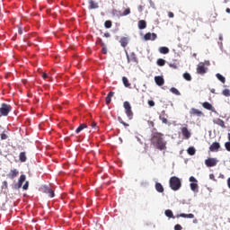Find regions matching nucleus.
I'll return each instance as SVG.
<instances>
[{"instance_id": "nucleus-54", "label": "nucleus", "mask_w": 230, "mask_h": 230, "mask_svg": "<svg viewBox=\"0 0 230 230\" xmlns=\"http://www.w3.org/2000/svg\"><path fill=\"white\" fill-rule=\"evenodd\" d=\"M219 179H226V176H224V174L220 173L219 174Z\"/></svg>"}, {"instance_id": "nucleus-11", "label": "nucleus", "mask_w": 230, "mask_h": 230, "mask_svg": "<svg viewBox=\"0 0 230 230\" xmlns=\"http://www.w3.org/2000/svg\"><path fill=\"white\" fill-rule=\"evenodd\" d=\"M19 175V170L17 169H12L9 173H7V179H10L11 181H13L15 177Z\"/></svg>"}, {"instance_id": "nucleus-18", "label": "nucleus", "mask_w": 230, "mask_h": 230, "mask_svg": "<svg viewBox=\"0 0 230 230\" xmlns=\"http://www.w3.org/2000/svg\"><path fill=\"white\" fill-rule=\"evenodd\" d=\"M120 46H122V48H127V46H128V38L127 37H123L120 39L119 40Z\"/></svg>"}, {"instance_id": "nucleus-15", "label": "nucleus", "mask_w": 230, "mask_h": 230, "mask_svg": "<svg viewBox=\"0 0 230 230\" xmlns=\"http://www.w3.org/2000/svg\"><path fill=\"white\" fill-rule=\"evenodd\" d=\"M88 8L89 10H96L98 8H100V5L98 4V3L94 2L93 0H88Z\"/></svg>"}, {"instance_id": "nucleus-17", "label": "nucleus", "mask_w": 230, "mask_h": 230, "mask_svg": "<svg viewBox=\"0 0 230 230\" xmlns=\"http://www.w3.org/2000/svg\"><path fill=\"white\" fill-rule=\"evenodd\" d=\"M214 123L216 125H218L219 127H221L222 128H226V122H224V120L222 119H216L214 120Z\"/></svg>"}, {"instance_id": "nucleus-27", "label": "nucleus", "mask_w": 230, "mask_h": 230, "mask_svg": "<svg viewBox=\"0 0 230 230\" xmlns=\"http://www.w3.org/2000/svg\"><path fill=\"white\" fill-rule=\"evenodd\" d=\"M84 128H87V124H80V126L75 129V134H80Z\"/></svg>"}, {"instance_id": "nucleus-21", "label": "nucleus", "mask_w": 230, "mask_h": 230, "mask_svg": "<svg viewBox=\"0 0 230 230\" xmlns=\"http://www.w3.org/2000/svg\"><path fill=\"white\" fill-rule=\"evenodd\" d=\"M155 190L158 191V193H164V187H163V184L160 182L155 183Z\"/></svg>"}, {"instance_id": "nucleus-49", "label": "nucleus", "mask_w": 230, "mask_h": 230, "mask_svg": "<svg viewBox=\"0 0 230 230\" xmlns=\"http://www.w3.org/2000/svg\"><path fill=\"white\" fill-rule=\"evenodd\" d=\"M41 76L43 80H46V78H49V76L46 73H43Z\"/></svg>"}, {"instance_id": "nucleus-24", "label": "nucleus", "mask_w": 230, "mask_h": 230, "mask_svg": "<svg viewBox=\"0 0 230 230\" xmlns=\"http://www.w3.org/2000/svg\"><path fill=\"white\" fill-rule=\"evenodd\" d=\"M159 52L162 55H168V53H170V49H168L167 47H160L159 48Z\"/></svg>"}, {"instance_id": "nucleus-9", "label": "nucleus", "mask_w": 230, "mask_h": 230, "mask_svg": "<svg viewBox=\"0 0 230 230\" xmlns=\"http://www.w3.org/2000/svg\"><path fill=\"white\" fill-rule=\"evenodd\" d=\"M190 116H196L197 118H204V112H202L200 110H197L195 108H191L190 111Z\"/></svg>"}, {"instance_id": "nucleus-56", "label": "nucleus", "mask_w": 230, "mask_h": 230, "mask_svg": "<svg viewBox=\"0 0 230 230\" xmlns=\"http://www.w3.org/2000/svg\"><path fill=\"white\" fill-rule=\"evenodd\" d=\"M227 186L230 189V178L227 179Z\"/></svg>"}, {"instance_id": "nucleus-58", "label": "nucleus", "mask_w": 230, "mask_h": 230, "mask_svg": "<svg viewBox=\"0 0 230 230\" xmlns=\"http://www.w3.org/2000/svg\"><path fill=\"white\" fill-rule=\"evenodd\" d=\"M4 184L5 187L8 186V182L7 181H4Z\"/></svg>"}, {"instance_id": "nucleus-43", "label": "nucleus", "mask_w": 230, "mask_h": 230, "mask_svg": "<svg viewBox=\"0 0 230 230\" xmlns=\"http://www.w3.org/2000/svg\"><path fill=\"white\" fill-rule=\"evenodd\" d=\"M225 148H226V150H227V152H230V142H226L225 144Z\"/></svg>"}, {"instance_id": "nucleus-14", "label": "nucleus", "mask_w": 230, "mask_h": 230, "mask_svg": "<svg viewBox=\"0 0 230 230\" xmlns=\"http://www.w3.org/2000/svg\"><path fill=\"white\" fill-rule=\"evenodd\" d=\"M159 119L164 123V125H168V115L166 114V111H163L161 115L159 116Z\"/></svg>"}, {"instance_id": "nucleus-34", "label": "nucleus", "mask_w": 230, "mask_h": 230, "mask_svg": "<svg viewBox=\"0 0 230 230\" xmlns=\"http://www.w3.org/2000/svg\"><path fill=\"white\" fill-rule=\"evenodd\" d=\"M157 66H160L161 67H163V66H164V64H166V60L163 59V58H159L156 61Z\"/></svg>"}, {"instance_id": "nucleus-13", "label": "nucleus", "mask_w": 230, "mask_h": 230, "mask_svg": "<svg viewBox=\"0 0 230 230\" xmlns=\"http://www.w3.org/2000/svg\"><path fill=\"white\" fill-rule=\"evenodd\" d=\"M155 82L159 87L164 85V78L161 75L155 76Z\"/></svg>"}, {"instance_id": "nucleus-16", "label": "nucleus", "mask_w": 230, "mask_h": 230, "mask_svg": "<svg viewBox=\"0 0 230 230\" xmlns=\"http://www.w3.org/2000/svg\"><path fill=\"white\" fill-rule=\"evenodd\" d=\"M210 152H218L220 150V143L218 142H214L212 145L209 146Z\"/></svg>"}, {"instance_id": "nucleus-30", "label": "nucleus", "mask_w": 230, "mask_h": 230, "mask_svg": "<svg viewBox=\"0 0 230 230\" xmlns=\"http://www.w3.org/2000/svg\"><path fill=\"white\" fill-rule=\"evenodd\" d=\"M99 42L102 48V53H103V55H107V48H105V43H103L102 40H99Z\"/></svg>"}, {"instance_id": "nucleus-52", "label": "nucleus", "mask_w": 230, "mask_h": 230, "mask_svg": "<svg viewBox=\"0 0 230 230\" xmlns=\"http://www.w3.org/2000/svg\"><path fill=\"white\" fill-rule=\"evenodd\" d=\"M112 13H113L114 15H118V13H119V12L118 10L114 9V10L112 11Z\"/></svg>"}, {"instance_id": "nucleus-57", "label": "nucleus", "mask_w": 230, "mask_h": 230, "mask_svg": "<svg viewBox=\"0 0 230 230\" xmlns=\"http://www.w3.org/2000/svg\"><path fill=\"white\" fill-rule=\"evenodd\" d=\"M226 13H230V9H229V8H226Z\"/></svg>"}, {"instance_id": "nucleus-36", "label": "nucleus", "mask_w": 230, "mask_h": 230, "mask_svg": "<svg viewBox=\"0 0 230 230\" xmlns=\"http://www.w3.org/2000/svg\"><path fill=\"white\" fill-rule=\"evenodd\" d=\"M165 216L168 217V218H173V212L170 209L165 210Z\"/></svg>"}, {"instance_id": "nucleus-8", "label": "nucleus", "mask_w": 230, "mask_h": 230, "mask_svg": "<svg viewBox=\"0 0 230 230\" xmlns=\"http://www.w3.org/2000/svg\"><path fill=\"white\" fill-rule=\"evenodd\" d=\"M205 164L208 168H213V166H217V164H218V161L217 158H208L205 160Z\"/></svg>"}, {"instance_id": "nucleus-26", "label": "nucleus", "mask_w": 230, "mask_h": 230, "mask_svg": "<svg viewBox=\"0 0 230 230\" xmlns=\"http://www.w3.org/2000/svg\"><path fill=\"white\" fill-rule=\"evenodd\" d=\"M112 96H114V92H110L105 99L106 105H109L111 103Z\"/></svg>"}, {"instance_id": "nucleus-50", "label": "nucleus", "mask_w": 230, "mask_h": 230, "mask_svg": "<svg viewBox=\"0 0 230 230\" xmlns=\"http://www.w3.org/2000/svg\"><path fill=\"white\" fill-rule=\"evenodd\" d=\"M212 17H213V19H214V20H212V21H213V22H215V19H217V13H212V14L210 15V18H212Z\"/></svg>"}, {"instance_id": "nucleus-53", "label": "nucleus", "mask_w": 230, "mask_h": 230, "mask_svg": "<svg viewBox=\"0 0 230 230\" xmlns=\"http://www.w3.org/2000/svg\"><path fill=\"white\" fill-rule=\"evenodd\" d=\"M104 37H106V39H109V37H111V33L105 32V33H104Z\"/></svg>"}, {"instance_id": "nucleus-37", "label": "nucleus", "mask_w": 230, "mask_h": 230, "mask_svg": "<svg viewBox=\"0 0 230 230\" xmlns=\"http://www.w3.org/2000/svg\"><path fill=\"white\" fill-rule=\"evenodd\" d=\"M120 15H121V17L130 15V8H127L126 10H124V12Z\"/></svg>"}, {"instance_id": "nucleus-55", "label": "nucleus", "mask_w": 230, "mask_h": 230, "mask_svg": "<svg viewBox=\"0 0 230 230\" xmlns=\"http://www.w3.org/2000/svg\"><path fill=\"white\" fill-rule=\"evenodd\" d=\"M18 33H19V35H22V29H19Z\"/></svg>"}, {"instance_id": "nucleus-47", "label": "nucleus", "mask_w": 230, "mask_h": 230, "mask_svg": "<svg viewBox=\"0 0 230 230\" xmlns=\"http://www.w3.org/2000/svg\"><path fill=\"white\" fill-rule=\"evenodd\" d=\"M174 230H182V226L181 225H176Z\"/></svg>"}, {"instance_id": "nucleus-3", "label": "nucleus", "mask_w": 230, "mask_h": 230, "mask_svg": "<svg viewBox=\"0 0 230 230\" xmlns=\"http://www.w3.org/2000/svg\"><path fill=\"white\" fill-rule=\"evenodd\" d=\"M12 112V106L7 103H2L0 107V118L6 117Z\"/></svg>"}, {"instance_id": "nucleus-10", "label": "nucleus", "mask_w": 230, "mask_h": 230, "mask_svg": "<svg viewBox=\"0 0 230 230\" xmlns=\"http://www.w3.org/2000/svg\"><path fill=\"white\" fill-rule=\"evenodd\" d=\"M198 75H206L208 73V67L203 63H199L197 66Z\"/></svg>"}, {"instance_id": "nucleus-4", "label": "nucleus", "mask_w": 230, "mask_h": 230, "mask_svg": "<svg viewBox=\"0 0 230 230\" xmlns=\"http://www.w3.org/2000/svg\"><path fill=\"white\" fill-rule=\"evenodd\" d=\"M123 107L125 109V113L128 116V119H132L134 118V112L132 111V106L130 105V102H124Z\"/></svg>"}, {"instance_id": "nucleus-51", "label": "nucleus", "mask_w": 230, "mask_h": 230, "mask_svg": "<svg viewBox=\"0 0 230 230\" xmlns=\"http://www.w3.org/2000/svg\"><path fill=\"white\" fill-rule=\"evenodd\" d=\"M91 127L92 128H95V130L98 129V128L96 127V122H92Z\"/></svg>"}, {"instance_id": "nucleus-32", "label": "nucleus", "mask_w": 230, "mask_h": 230, "mask_svg": "<svg viewBox=\"0 0 230 230\" xmlns=\"http://www.w3.org/2000/svg\"><path fill=\"white\" fill-rule=\"evenodd\" d=\"M170 91L172 93V94H175L176 96H181V92L175 87H172Z\"/></svg>"}, {"instance_id": "nucleus-25", "label": "nucleus", "mask_w": 230, "mask_h": 230, "mask_svg": "<svg viewBox=\"0 0 230 230\" xmlns=\"http://www.w3.org/2000/svg\"><path fill=\"white\" fill-rule=\"evenodd\" d=\"M45 193H47V195H49V197H50V199H53V197H55V191H53V190H51L50 188H45Z\"/></svg>"}, {"instance_id": "nucleus-6", "label": "nucleus", "mask_w": 230, "mask_h": 230, "mask_svg": "<svg viewBox=\"0 0 230 230\" xmlns=\"http://www.w3.org/2000/svg\"><path fill=\"white\" fill-rule=\"evenodd\" d=\"M126 57H127L128 64H138L137 56H136V53L131 52L128 55V53L126 52Z\"/></svg>"}, {"instance_id": "nucleus-7", "label": "nucleus", "mask_w": 230, "mask_h": 230, "mask_svg": "<svg viewBox=\"0 0 230 230\" xmlns=\"http://www.w3.org/2000/svg\"><path fill=\"white\" fill-rule=\"evenodd\" d=\"M181 131L185 139L191 137V132L188 130V124H184L183 127L181 128Z\"/></svg>"}, {"instance_id": "nucleus-20", "label": "nucleus", "mask_w": 230, "mask_h": 230, "mask_svg": "<svg viewBox=\"0 0 230 230\" xmlns=\"http://www.w3.org/2000/svg\"><path fill=\"white\" fill-rule=\"evenodd\" d=\"M19 159L21 163H26V161H28V157L26 156V152H21L19 155Z\"/></svg>"}, {"instance_id": "nucleus-28", "label": "nucleus", "mask_w": 230, "mask_h": 230, "mask_svg": "<svg viewBox=\"0 0 230 230\" xmlns=\"http://www.w3.org/2000/svg\"><path fill=\"white\" fill-rule=\"evenodd\" d=\"M178 217H181V218H195V215H193V214L181 213Z\"/></svg>"}, {"instance_id": "nucleus-19", "label": "nucleus", "mask_w": 230, "mask_h": 230, "mask_svg": "<svg viewBox=\"0 0 230 230\" xmlns=\"http://www.w3.org/2000/svg\"><path fill=\"white\" fill-rule=\"evenodd\" d=\"M202 107L204 109H207V111H215V108L213 107V105H211V103L205 102L202 103Z\"/></svg>"}, {"instance_id": "nucleus-31", "label": "nucleus", "mask_w": 230, "mask_h": 230, "mask_svg": "<svg viewBox=\"0 0 230 230\" xmlns=\"http://www.w3.org/2000/svg\"><path fill=\"white\" fill-rule=\"evenodd\" d=\"M216 76L217 80H219V82H221L222 84H226V77H224V75L217 74Z\"/></svg>"}, {"instance_id": "nucleus-40", "label": "nucleus", "mask_w": 230, "mask_h": 230, "mask_svg": "<svg viewBox=\"0 0 230 230\" xmlns=\"http://www.w3.org/2000/svg\"><path fill=\"white\" fill-rule=\"evenodd\" d=\"M169 67H172V69H179V64H177V63H169Z\"/></svg>"}, {"instance_id": "nucleus-1", "label": "nucleus", "mask_w": 230, "mask_h": 230, "mask_svg": "<svg viewBox=\"0 0 230 230\" xmlns=\"http://www.w3.org/2000/svg\"><path fill=\"white\" fill-rule=\"evenodd\" d=\"M166 140H164V135L163 133L155 132L151 137V145L157 150H166Z\"/></svg>"}, {"instance_id": "nucleus-22", "label": "nucleus", "mask_w": 230, "mask_h": 230, "mask_svg": "<svg viewBox=\"0 0 230 230\" xmlns=\"http://www.w3.org/2000/svg\"><path fill=\"white\" fill-rule=\"evenodd\" d=\"M24 181H26V175L22 174L18 181V188H22V184H23Z\"/></svg>"}, {"instance_id": "nucleus-48", "label": "nucleus", "mask_w": 230, "mask_h": 230, "mask_svg": "<svg viewBox=\"0 0 230 230\" xmlns=\"http://www.w3.org/2000/svg\"><path fill=\"white\" fill-rule=\"evenodd\" d=\"M168 17H169L170 19H173V17H175V15L173 14V13L169 12V13H168Z\"/></svg>"}, {"instance_id": "nucleus-59", "label": "nucleus", "mask_w": 230, "mask_h": 230, "mask_svg": "<svg viewBox=\"0 0 230 230\" xmlns=\"http://www.w3.org/2000/svg\"><path fill=\"white\" fill-rule=\"evenodd\" d=\"M150 123H151V127H154V121H151Z\"/></svg>"}, {"instance_id": "nucleus-46", "label": "nucleus", "mask_w": 230, "mask_h": 230, "mask_svg": "<svg viewBox=\"0 0 230 230\" xmlns=\"http://www.w3.org/2000/svg\"><path fill=\"white\" fill-rule=\"evenodd\" d=\"M148 105L149 107H155V102L154 101H148Z\"/></svg>"}, {"instance_id": "nucleus-2", "label": "nucleus", "mask_w": 230, "mask_h": 230, "mask_svg": "<svg viewBox=\"0 0 230 230\" xmlns=\"http://www.w3.org/2000/svg\"><path fill=\"white\" fill-rule=\"evenodd\" d=\"M169 186L172 191H179L182 186V183L181 179H179L177 176H172L169 180Z\"/></svg>"}, {"instance_id": "nucleus-44", "label": "nucleus", "mask_w": 230, "mask_h": 230, "mask_svg": "<svg viewBox=\"0 0 230 230\" xmlns=\"http://www.w3.org/2000/svg\"><path fill=\"white\" fill-rule=\"evenodd\" d=\"M209 179H210L211 181H214V182H217V178H215V174L210 173V174H209Z\"/></svg>"}, {"instance_id": "nucleus-60", "label": "nucleus", "mask_w": 230, "mask_h": 230, "mask_svg": "<svg viewBox=\"0 0 230 230\" xmlns=\"http://www.w3.org/2000/svg\"><path fill=\"white\" fill-rule=\"evenodd\" d=\"M228 140H229V143H230V133H228Z\"/></svg>"}, {"instance_id": "nucleus-35", "label": "nucleus", "mask_w": 230, "mask_h": 230, "mask_svg": "<svg viewBox=\"0 0 230 230\" xmlns=\"http://www.w3.org/2000/svg\"><path fill=\"white\" fill-rule=\"evenodd\" d=\"M189 155H195V147L191 146V147H189L188 150H187Z\"/></svg>"}, {"instance_id": "nucleus-12", "label": "nucleus", "mask_w": 230, "mask_h": 230, "mask_svg": "<svg viewBox=\"0 0 230 230\" xmlns=\"http://www.w3.org/2000/svg\"><path fill=\"white\" fill-rule=\"evenodd\" d=\"M155 39H157V34L155 33H151V32H147L144 35V40H155Z\"/></svg>"}, {"instance_id": "nucleus-41", "label": "nucleus", "mask_w": 230, "mask_h": 230, "mask_svg": "<svg viewBox=\"0 0 230 230\" xmlns=\"http://www.w3.org/2000/svg\"><path fill=\"white\" fill-rule=\"evenodd\" d=\"M119 123H121V125H123L124 127H128V124L125 121H123V119H121V117H119Z\"/></svg>"}, {"instance_id": "nucleus-38", "label": "nucleus", "mask_w": 230, "mask_h": 230, "mask_svg": "<svg viewBox=\"0 0 230 230\" xmlns=\"http://www.w3.org/2000/svg\"><path fill=\"white\" fill-rule=\"evenodd\" d=\"M104 26L105 28L109 29V28H112V22L111 20H108L104 22Z\"/></svg>"}, {"instance_id": "nucleus-42", "label": "nucleus", "mask_w": 230, "mask_h": 230, "mask_svg": "<svg viewBox=\"0 0 230 230\" xmlns=\"http://www.w3.org/2000/svg\"><path fill=\"white\" fill-rule=\"evenodd\" d=\"M5 139H8V135H6L5 133H2L1 134V140L4 141Z\"/></svg>"}, {"instance_id": "nucleus-23", "label": "nucleus", "mask_w": 230, "mask_h": 230, "mask_svg": "<svg viewBox=\"0 0 230 230\" xmlns=\"http://www.w3.org/2000/svg\"><path fill=\"white\" fill-rule=\"evenodd\" d=\"M137 25H138L139 30H145L146 28V21L140 20V21H138Z\"/></svg>"}, {"instance_id": "nucleus-29", "label": "nucleus", "mask_w": 230, "mask_h": 230, "mask_svg": "<svg viewBox=\"0 0 230 230\" xmlns=\"http://www.w3.org/2000/svg\"><path fill=\"white\" fill-rule=\"evenodd\" d=\"M122 83L125 87L130 88L131 84L128 82V78H127L126 76L122 77Z\"/></svg>"}, {"instance_id": "nucleus-5", "label": "nucleus", "mask_w": 230, "mask_h": 230, "mask_svg": "<svg viewBox=\"0 0 230 230\" xmlns=\"http://www.w3.org/2000/svg\"><path fill=\"white\" fill-rule=\"evenodd\" d=\"M189 181L190 182V186L191 191H194V193H199V181H197L196 178L193 176H190Z\"/></svg>"}, {"instance_id": "nucleus-33", "label": "nucleus", "mask_w": 230, "mask_h": 230, "mask_svg": "<svg viewBox=\"0 0 230 230\" xmlns=\"http://www.w3.org/2000/svg\"><path fill=\"white\" fill-rule=\"evenodd\" d=\"M183 78L184 80H187V82H191V75L188 72L183 74Z\"/></svg>"}, {"instance_id": "nucleus-39", "label": "nucleus", "mask_w": 230, "mask_h": 230, "mask_svg": "<svg viewBox=\"0 0 230 230\" xmlns=\"http://www.w3.org/2000/svg\"><path fill=\"white\" fill-rule=\"evenodd\" d=\"M222 94H223L224 96H226V98H229V96H230V90H229V89H225V90H223V91H222Z\"/></svg>"}, {"instance_id": "nucleus-45", "label": "nucleus", "mask_w": 230, "mask_h": 230, "mask_svg": "<svg viewBox=\"0 0 230 230\" xmlns=\"http://www.w3.org/2000/svg\"><path fill=\"white\" fill-rule=\"evenodd\" d=\"M29 186H30V182L26 181L25 184L22 186V190H28Z\"/></svg>"}]
</instances>
